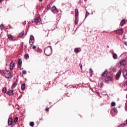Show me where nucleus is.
Returning <instances> with one entry per match:
<instances>
[{
    "label": "nucleus",
    "instance_id": "obj_1",
    "mask_svg": "<svg viewBox=\"0 0 127 127\" xmlns=\"http://www.w3.org/2000/svg\"><path fill=\"white\" fill-rule=\"evenodd\" d=\"M44 53L47 56H50L52 53V49L51 48H46L45 49Z\"/></svg>",
    "mask_w": 127,
    "mask_h": 127
},
{
    "label": "nucleus",
    "instance_id": "obj_2",
    "mask_svg": "<svg viewBox=\"0 0 127 127\" xmlns=\"http://www.w3.org/2000/svg\"><path fill=\"white\" fill-rule=\"evenodd\" d=\"M3 75L7 78V79H10L12 76L11 75V73L9 71L4 70L3 72Z\"/></svg>",
    "mask_w": 127,
    "mask_h": 127
},
{
    "label": "nucleus",
    "instance_id": "obj_3",
    "mask_svg": "<svg viewBox=\"0 0 127 127\" xmlns=\"http://www.w3.org/2000/svg\"><path fill=\"white\" fill-rule=\"evenodd\" d=\"M126 64H127V61L125 60H122L119 64V67H121L122 66H126Z\"/></svg>",
    "mask_w": 127,
    "mask_h": 127
},
{
    "label": "nucleus",
    "instance_id": "obj_4",
    "mask_svg": "<svg viewBox=\"0 0 127 127\" xmlns=\"http://www.w3.org/2000/svg\"><path fill=\"white\" fill-rule=\"evenodd\" d=\"M123 76H124V77H125V79H127L125 84H126V86H127V70L125 69V70H123Z\"/></svg>",
    "mask_w": 127,
    "mask_h": 127
},
{
    "label": "nucleus",
    "instance_id": "obj_5",
    "mask_svg": "<svg viewBox=\"0 0 127 127\" xmlns=\"http://www.w3.org/2000/svg\"><path fill=\"white\" fill-rule=\"evenodd\" d=\"M34 43V37L33 36H31L30 37L29 44L30 45H33Z\"/></svg>",
    "mask_w": 127,
    "mask_h": 127
},
{
    "label": "nucleus",
    "instance_id": "obj_6",
    "mask_svg": "<svg viewBox=\"0 0 127 127\" xmlns=\"http://www.w3.org/2000/svg\"><path fill=\"white\" fill-rule=\"evenodd\" d=\"M112 77L110 76H107L106 78H105V82L108 84V83H110L111 81H112Z\"/></svg>",
    "mask_w": 127,
    "mask_h": 127
},
{
    "label": "nucleus",
    "instance_id": "obj_7",
    "mask_svg": "<svg viewBox=\"0 0 127 127\" xmlns=\"http://www.w3.org/2000/svg\"><path fill=\"white\" fill-rule=\"evenodd\" d=\"M22 64V61H21V59H18V68H19V69H21Z\"/></svg>",
    "mask_w": 127,
    "mask_h": 127
},
{
    "label": "nucleus",
    "instance_id": "obj_8",
    "mask_svg": "<svg viewBox=\"0 0 127 127\" xmlns=\"http://www.w3.org/2000/svg\"><path fill=\"white\" fill-rule=\"evenodd\" d=\"M52 11L53 13H57L58 12V9L56 8V6H53L52 8Z\"/></svg>",
    "mask_w": 127,
    "mask_h": 127
},
{
    "label": "nucleus",
    "instance_id": "obj_9",
    "mask_svg": "<svg viewBox=\"0 0 127 127\" xmlns=\"http://www.w3.org/2000/svg\"><path fill=\"white\" fill-rule=\"evenodd\" d=\"M40 21H41V19L40 18V17H37L35 18L34 22L35 23H36V24H37V23H38L39 22H40Z\"/></svg>",
    "mask_w": 127,
    "mask_h": 127
},
{
    "label": "nucleus",
    "instance_id": "obj_10",
    "mask_svg": "<svg viewBox=\"0 0 127 127\" xmlns=\"http://www.w3.org/2000/svg\"><path fill=\"white\" fill-rule=\"evenodd\" d=\"M75 17L76 20H77V18H79V11H78V9H75Z\"/></svg>",
    "mask_w": 127,
    "mask_h": 127
},
{
    "label": "nucleus",
    "instance_id": "obj_11",
    "mask_svg": "<svg viewBox=\"0 0 127 127\" xmlns=\"http://www.w3.org/2000/svg\"><path fill=\"white\" fill-rule=\"evenodd\" d=\"M7 37L11 41H14L15 40V39L13 36L11 35V34L8 35Z\"/></svg>",
    "mask_w": 127,
    "mask_h": 127
},
{
    "label": "nucleus",
    "instance_id": "obj_12",
    "mask_svg": "<svg viewBox=\"0 0 127 127\" xmlns=\"http://www.w3.org/2000/svg\"><path fill=\"white\" fill-rule=\"evenodd\" d=\"M121 74H122V71L121 70H119L115 76L116 80H119V79H120Z\"/></svg>",
    "mask_w": 127,
    "mask_h": 127
},
{
    "label": "nucleus",
    "instance_id": "obj_13",
    "mask_svg": "<svg viewBox=\"0 0 127 127\" xmlns=\"http://www.w3.org/2000/svg\"><path fill=\"white\" fill-rule=\"evenodd\" d=\"M15 63L13 62H11L10 64V70H13V68H14Z\"/></svg>",
    "mask_w": 127,
    "mask_h": 127
},
{
    "label": "nucleus",
    "instance_id": "obj_14",
    "mask_svg": "<svg viewBox=\"0 0 127 127\" xmlns=\"http://www.w3.org/2000/svg\"><path fill=\"white\" fill-rule=\"evenodd\" d=\"M7 94L9 96H13V95H14V93H13V90H11L8 91Z\"/></svg>",
    "mask_w": 127,
    "mask_h": 127
},
{
    "label": "nucleus",
    "instance_id": "obj_15",
    "mask_svg": "<svg viewBox=\"0 0 127 127\" xmlns=\"http://www.w3.org/2000/svg\"><path fill=\"white\" fill-rule=\"evenodd\" d=\"M108 75V70H105L101 74L102 77H107Z\"/></svg>",
    "mask_w": 127,
    "mask_h": 127
},
{
    "label": "nucleus",
    "instance_id": "obj_16",
    "mask_svg": "<svg viewBox=\"0 0 127 127\" xmlns=\"http://www.w3.org/2000/svg\"><path fill=\"white\" fill-rule=\"evenodd\" d=\"M117 33H118V34H122L124 32V29H120L119 30H117L116 31Z\"/></svg>",
    "mask_w": 127,
    "mask_h": 127
},
{
    "label": "nucleus",
    "instance_id": "obj_17",
    "mask_svg": "<svg viewBox=\"0 0 127 127\" xmlns=\"http://www.w3.org/2000/svg\"><path fill=\"white\" fill-rule=\"evenodd\" d=\"M125 24H126V20L123 19L120 23V25L121 26H124Z\"/></svg>",
    "mask_w": 127,
    "mask_h": 127
},
{
    "label": "nucleus",
    "instance_id": "obj_18",
    "mask_svg": "<svg viewBox=\"0 0 127 127\" xmlns=\"http://www.w3.org/2000/svg\"><path fill=\"white\" fill-rule=\"evenodd\" d=\"M116 69H117V68H116V67H113L110 68V71L111 72H116Z\"/></svg>",
    "mask_w": 127,
    "mask_h": 127
},
{
    "label": "nucleus",
    "instance_id": "obj_19",
    "mask_svg": "<svg viewBox=\"0 0 127 127\" xmlns=\"http://www.w3.org/2000/svg\"><path fill=\"white\" fill-rule=\"evenodd\" d=\"M12 120L11 119V118H9L8 120V125L9 126H11V125H12Z\"/></svg>",
    "mask_w": 127,
    "mask_h": 127
},
{
    "label": "nucleus",
    "instance_id": "obj_20",
    "mask_svg": "<svg viewBox=\"0 0 127 127\" xmlns=\"http://www.w3.org/2000/svg\"><path fill=\"white\" fill-rule=\"evenodd\" d=\"M21 89L22 91L25 89V83H23L21 85Z\"/></svg>",
    "mask_w": 127,
    "mask_h": 127
},
{
    "label": "nucleus",
    "instance_id": "obj_21",
    "mask_svg": "<svg viewBox=\"0 0 127 127\" xmlns=\"http://www.w3.org/2000/svg\"><path fill=\"white\" fill-rule=\"evenodd\" d=\"M17 85V84H16L15 82H14L11 86V89H14V88H15V87H16V85Z\"/></svg>",
    "mask_w": 127,
    "mask_h": 127
},
{
    "label": "nucleus",
    "instance_id": "obj_22",
    "mask_svg": "<svg viewBox=\"0 0 127 127\" xmlns=\"http://www.w3.org/2000/svg\"><path fill=\"white\" fill-rule=\"evenodd\" d=\"M24 35V32H21L19 34V37H22Z\"/></svg>",
    "mask_w": 127,
    "mask_h": 127
},
{
    "label": "nucleus",
    "instance_id": "obj_23",
    "mask_svg": "<svg viewBox=\"0 0 127 127\" xmlns=\"http://www.w3.org/2000/svg\"><path fill=\"white\" fill-rule=\"evenodd\" d=\"M74 52L75 53H79L80 52V51L79 50V48H76L74 49Z\"/></svg>",
    "mask_w": 127,
    "mask_h": 127
},
{
    "label": "nucleus",
    "instance_id": "obj_24",
    "mask_svg": "<svg viewBox=\"0 0 127 127\" xmlns=\"http://www.w3.org/2000/svg\"><path fill=\"white\" fill-rule=\"evenodd\" d=\"M113 57L114 59H117L118 58V55H117V54L114 53L113 55Z\"/></svg>",
    "mask_w": 127,
    "mask_h": 127
},
{
    "label": "nucleus",
    "instance_id": "obj_25",
    "mask_svg": "<svg viewBox=\"0 0 127 127\" xmlns=\"http://www.w3.org/2000/svg\"><path fill=\"white\" fill-rule=\"evenodd\" d=\"M24 57L26 59H28L29 58V56L28 55V54H26L24 56Z\"/></svg>",
    "mask_w": 127,
    "mask_h": 127
},
{
    "label": "nucleus",
    "instance_id": "obj_26",
    "mask_svg": "<svg viewBox=\"0 0 127 127\" xmlns=\"http://www.w3.org/2000/svg\"><path fill=\"white\" fill-rule=\"evenodd\" d=\"M17 121H18V118L15 117L14 120V123H15V124L17 123Z\"/></svg>",
    "mask_w": 127,
    "mask_h": 127
},
{
    "label": "nucleus",
    "instance_id": "obj_27",
    "mask_svg": "<svg viewBox=\"0 0 127 127\" xmlns=\"http://www.w3.org/2000/svg\"><path fill=\"white\" fill-rule=\"evenodd\" d=\"M3 93H6V88L3 87L2 89Z\"/></svg>",
    "mask_w": 127,
    "mask_h": 127
},
{
    "label": "nucleus",
    "instance_id": "obj_28",
    "mask_svg": "<svg viewBox=\"0 0 127 127\" xmlns=\"http://www.w3.org/2000/svg\"><path fill=\"white\" fill-rule=\"evenodd\" d=\"M4 28V27H3V25L2 24H1L0 25V29H1V30H2Z\"/></svg>",
    "mask_w": 127,
    "mask_h": 127
},
{
    "label": "nucleus",
    "instance_id": "obj_29",
    "mask_svg": "<svg viewBox=\"0 0 127 127\" xmlns=\"http://www.w3.org/2000/svg\"><path fill=\"white\" fill-rule=\"evenodd\" d=\"M99 86L101 87V88H102V87L104 86V83L103 82H100L99 84Z\"/></svg>",
    "mask_w": 127,
    "mask_h": 127
},
{
    "label": "nucleus",
    "instance_id": "obj_30",
    "mask_svg": "<svg viewBox=\"0 0 127 127\" xmlns=\"http://www.w3.org/2000/svg\"><path fill=\"white\" fill-rule=\"evenodd\" d=\"M111 106H112V107H115V106H116V103H115V102H112V103H111Z\"/></svg>",
    "mask_w": 127,
    "mask_h": 127
},
{
    "label": "nucleus",
    "instance_id": "obj_31",
    "mask_svg": "<svg viewBox=\"0 0 127 127\" xmlns=\"http://www.w3.org/2000/svg\"><path fill=\"white\" fill-rule=\"evenodd\" d=\"M113 111L114 113H116V114L118 113V110H117V108L113 109Z\"/></svg>",
    "mask_w": 127,
    "mask_h": 127
},
{
    "label": "nucleus",
    "instance_id": "obj_32",
    "mask_svg": "<svg viewBox=\"0 0 127 127\" xmlns=\"http://www.w3.org/2000/svg\"><path fill=\"white\" fill-rule=\"evenodd\" d=\"M30 127H33L34 126V123H33V122H31L30 123Z\"/></svg>",
    "mask_w": 127,
    "mask_h": 127
},
{
    "label": "nucleus",
    "instance_id": "obj_33",
    "mask_svg": "<svg viewBox=\"0 0 127 127\" xmlns=\"http://www.w3.org/2000/svg\"><path fill=\"white\" fill-rule=\"evenodd\" d=\"M126 127V124H122L120 126V127Z\"/></svg>",
    "mask_w": 127,
    "mask_h": 127
},
{
    "label": "nucleus",
    "instance_id": "obj_34",
    "mask_svg": "<svg viewBox=\"0 0 127 127\" xmlns=\"http://www.w3.org/2000/svg\"><path fill=\"white\" fill-rule=\"evenodd\" d=\"M89 14H90V13L86 11V14H85V17H87V16H88V15H89Z\"/></svg>",
    "mask_w": 127,
    "mask_h": 127
},
{
    "label": "nucleus",
    "instance_id": "obj_35",
    "mask_svg": "<svg viewBox=\"0 0 127 127\" xmlns=\"http://www.w3.org/2000/svg\"><path fill=\"white\" fill-rule=\"evenodd\" d=\"M22 73L24 75H25L26 74V70H22Z\"/></svg>",
    "mask_w": 127,
    "mask_h": 127
},
{
    "label": "nucleus",
    "instance_id": "obj_36",
    "mask_svg": "<svg viewBox=\"0 0 127 127\" xmlns=\"http://www.w3.org/2000/svg\"><path fill=\"white\" fill-rule=\"evenodd\" d=\"M89 73H90V74H92V73H93V69H92V68L89 69Z\"/></svg>",
    "mask_w": 127,
    "mask_h": 127
},
{
    "label": "nucleus",
    "instance_id": "obj_37",
    "mask_svg": "<svg viewBox=\"0 0 127 127\" xmlns=\"http://www.w3.org/2000/svg\"><path fill=\"white\" fill-rule=\"evenodd\" d=\"M50 8V4H48L47 6V9H49Z\"/></svg>",
    "mask_w": 127,
    "mask_h": 127
},
{
    "label": "nucleus",
    "instance_id": "obj_38",
    "mask_svg": "<svg viewBox=\"0 0 127 127\" xmlns=\"http://www.w3.org/2000/svg\"><path fill=\"white\" fill-rule=\"evenodd\" d=\"M79 66H80V69H81V70H82V69H83V67L82 66V64H79Z\"/></svg>",
    "mask_w": 127,
    "mask_h": 127
},
{
    "label": "nucleus",
    "instance_id": "obj_39",
    "mask_svg": "<svg viewBox=\"0 0 127 127\" xmlns=\"http://www.w3.org/2000/svg\"><path fill=\"white\" fill-rule=\"evenodd\" d=\"M46 112H49V108H46L45 109Z\"/></svg>",
    "mask_w": 127,
    "mask_h": 127
},
{
    "label": "nucleus",
    "instance_id": "obj_40",
    "mask_svg": "<svg viewBox=\"0 0 127 127\" xmlns=\"http://www.w3.org/2000/svg\"><path fill=\"white\" fill-rule=\"evenodd\" d=\"M32 48H33V49H36V46H33V47H32Z\"/></svg>",
    "mask_w": 127,
    "mask_h": 127
},
{
    "label": "nucleus",
    "instance_id": "obj_41",
    "mask_svg": "<svg viewBox=\"0 0 127 127\" xmlns=\"http://www.w3.org/2000/svg\"><path fill=\"white\" fill-rule=\"evenodd\" d=\"M125 45H126V46H127V42H124Z\"/></svg>",
    "mask_w": 127,
    "mask_h": 127
},
{
    "label": "nucleus",
    "instance_id": "obj_42",
    "mask_svg": "<svg viewBox=\"0 0 127 127\" xmlns=\"http://www.w3.org/2000/svg\"><path fill=\"white\" fill-rule=\"evenodd\" d=\"M3 1V0H0V2H1V1Z\"/></svg>",
    "mask_w": 127,
    "mask_h": 127
},
{
    "label": "nucleus",
    "instance_id": "obj_43",
    "mask_svg": "<svg viewBox=\"0 0 127 127\" xmlns=\"http://www.w3.org/2000/svg\"><path fill=\"white\" fill-rule=\"evenodd\" d=\"M39 1H42L43 0H39Z\"/></svg>",
    "mask_w": 127,
    "mask_h": 127
},
{
    "label": "nucleus",
    "instance_id": "obj_44",
    "mask_svg": "<svg viewBox=\"0 0 127 127\" xmlns=\"http://www.w3.org/2000/svg\"><path fill=\"white\" fill-rule=\"evenodd\" d=\"M126 98L127 99V94L126 95Z\"/></svg>",
    "mask_w": 127,
    "mask_h": 127
},
{
    "label": "nucleus",
    "instance_id": "obj_45",
    "mask_svg": "<svg viewBox=\"0 0 127 127\" xmlns=\"http://www.w3.org/2000/svg\"><path fill=\"white\" fill-rule=\"evenodd\" d=\"M126 124H127V120H126Z\"/></svg>",
    "mask_w": 127,
    "mask_h": 127
},
{
    "label": "nucleus",
    "instance_id": "obj_46",
    "mask_svg": "<svg viewBox=\"0 0 127 127\" xmlns=\"http://www.w3.org/2000/svg\"><path fill=\"white\" fill-rule=\"evenodd\" d=\"M49 43V44L50 45V44H51V43Z\"/></svg>",
    "mask_w": 127,
    "mask_h": 127
},
{
    "label": "nucleus",
    "instance_id": "obj_47",
    "mask_svg": "<svg viewBox=\"0 0 127 127\" xmlns=\"http://www.w3.org/2000/svg\"><path fill=\"white\" fill-rule=\"evenodd\" d=\"M87 0H84V1H86Z\"/></svg>",
    "mask_w": 127,
    "mask_h": 127
},
{
    "label": "nucleus",
    "instance_id": "obj_48",
    "mask_svg": "<svg viewBox=\"0 0 127 127\" xmlns=\"http://www.w3.org/2000/svg\"><path fill=\"white\" fill-rule=\"evenodd\" d=\"M41 120H42V119H41Z\"/></svg>",
    "mask_w": 127,
    "mask_h": 127
}]
</instances>
